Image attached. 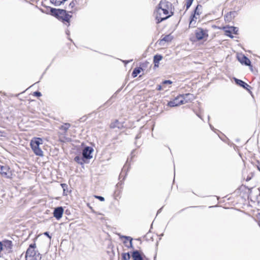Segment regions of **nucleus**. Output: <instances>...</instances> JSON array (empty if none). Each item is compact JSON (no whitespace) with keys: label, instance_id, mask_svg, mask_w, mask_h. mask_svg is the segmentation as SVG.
I'll return each mask as SVG.
<instances>
[{"label":"nucleus","instance_id":"f257e3e1","mask_svg":"<svg viewBox=\"0 0 260 260\" xmlns=\"http://www.w3.org/2000/svg\"><path fill=\"white\" fill-rule=\"evenodd\" d=\"M174 7L167 0H161L156 7L154 14L157 24L172 16L174 13Z\"/></svg>","mask_w":260,"mask_h":260},{"label":"nucleus","instance_id":"f03ea898","mask_svg":"<svg viewBox=\"0 0 260 260\" xmlns=\"http://www.w3.org/2000/svg\"><path fill=\"white\" fill-rule=\"evenodd\" d=\"M54 16L63 24L69 27L70 25L73 13L63 9H55L53 12Z\"/></svg>","mask_w":260,"mask_h":260},{"label":"nucleus","instance_id":"7ed1b4c3","mask_svg":"<svg viewBox=\"0 0 260 260\" xmlns=\"http://www.w3.org/2000/svg\"><path fill=\"white\" fill-rule=\"evenodd\" d=\"M43 144V140L41 138L34 137L30 142V146L35 154V155L42 157L44 155V153L40 147L41 144Z\"/></svg>","mask_w":260,"mask_h":260},{"label":"nucleus","instance_id":"20e7f679","mask_svg":"<svg viewBox=\"0 0 260 260\" xmlns=\"http://www.w3.org/2000/svg\"><path fill=\"white\" fill-rule=\"evenodd\" d=\"M190 96H192V95L190 93L179 95L173 100L170 101L168 103V106L173 107L187 103L191 100V99L188 98Z\"/></svg>","mask_w":260,"mask_h":260},{"label":"nucleus","instance_id":"39448f33","mask_svg":"<svg viewBox=\"0 0 260 260\" xmlns=\"http://www.w3.org/2000/svg\"><path fill=\"white\" fill-rule=\"evenodd\" d=\"M36 244L35 242L29 245L26 252V260H41V254L36 250Z\"/></svg>","mask_w":260,"mask_h":260},{"label":"nucleus","instance_id":"423d86ee","mask_svg":"<svg viewBox=\"0 0 260 260\" xmlns=\"http://www.w3.org/2000/svg\"><path fill=\"white\" fill-rule=\"evenodd\" d=\"M70 127L71 124L69 123H64L59 127L60 131L58 135L60 142H66L70 141V138L67 137V133Z\"/></svg>","mask_w":260,"mask_h":260},{"label":"nucleus","instance_id":"0eeeda50","mask_svg":"<svg viewBox=\"0 0 260 260\" xmlns=\"http://www.w3.org/2000/svg\"><path fill=\"white\" fill-rule=\"evenodd\" d=\"M202 6L201 5H197L194 9L193 13H192L190 16V21L189 24V27H195L196 23L198 19H200V16L201 12Z\"/></svg>","mask_w":260,"mask_h":260},{"label":"nucleus","instance_id":"6e6552de","mask_svg":"<svg viewBox=\"0 0 260 260\" xmlns=\"http://www.w3.org/2000/svg\"><path fill=\"white\" fill-rule=\"evenodd\" d=\"M197 41H206L209 38L208 30L202 27H198L194 31Z\"/></svg>","mask_w":260,"mask_h":260},{"label":"nucleus","instance_id":"1a4fd4ad","mask_svg":"<svg viewBox=\"0 0 260 260\" xmlns=\"http://www.w3.org/2000/svg\"><path fill=\"white\" fill-rule=\"evenodd\" d=\"M219 29H222L224 30L225 35L231 38H233L234 36H232V34L237 35L238 34V29L235 26L226 27L224 26L222 28L218 27Z\"/></svg>","mask_w":260,"mask_h":260},{"label":"nucleus","instance_id":"9d476101","mask_svg":"<svg viewBox=\"0 0 260 260\" xmlns=\"http://www.w3.org/2000/svg\"><path fill=\"white\" fill-rule=\"evenodd\" d=\"M0 174L2 177L6 178L12 177V173L9 167L0 165Z\"/></svg>","mask_w":260,"mask_h":260},{"label":"nucleus","instance_id":"9b49d317","mask_svg":"<svg viewBox=\"0 0 260 260\" xmlns=\"http://www.w3.org/2000/svg\"><path fill=\"white\" fill-rule=\"evenodd\" d=\"M238 60L243 64L249 66L252 71V66L251 64L250 60L244 55H241L238 57Z\"/></svg>","mask_w":260,"mask_h":260},{"label":"nucleus","instance_id":"f8f14e48","mask_svg":"<svg viewBox=\"0 0 260 260\" xmlns=\"http://www.w3.org/2000/svg\"><path fill=\"white\" fill-rule=\"evenodd\" d=\"M109 127L111 129L117 128L121 129L124 128V122H120L118 120L115 119L111 122Z\"/></svg>","mask_w":260,"mask_h":260},{"label":"nucleus","instance_id":"ddd939ff","mask_svg":"<svg viewBox=\"0 0 260 260\" xmlns=\"http://www.w3.org/2000/svg\"><path fill=\"white\" fill-rule=\"evenodd\" d=\"M132 255L133 260H148V258L144 255H142L138 250L134 251Z\"/></svg>","mask_w":260,"mask_h":260},{"label":"nucleus","instance_id":"4468645a","mask_svg":"<svg viewBox=\"0 0 260 260\" xmlns=\"http://www.w3.org/2000/svg\"><path fill=\"white\" fill-rule=\"evenodd\" d=\"M63 213V209L62 207L56 208L53 212V216L57 219H60Z\"/></svg>","mask_w":260,"mask_h":260},{"label":"nucleus","instance_id":"2eb2a0df","mask_svg":"<svg viewBox=\"0 0 260 260\" xmlns=\"http://www.w3.org/2000/svg\"><path fill=\"white\" fill-rule=\"evenodd\" d=\"M92 149L90 147H85L83 150V156L85 158H90L92 157L91 154L92 152Z\"/></svg>","mask_w":260,"mask_h":260},{"label":"nucleus","instance_id":"dca6fc26","mask_svg":"<svg viewBox=\"0 0 260 260\" xmlns=\"http://www.w3.org/2000/svg\"><path fill=\"white\" fill-rule=\"evenodd\" d=\"M2 245L8 251V252H12L13 243L11 241L8 240H4Z\"/></svg>","mask_w":260,"mask_h":260},{"label":"nucleus","instance_id":"f3484780","mask_svg":"<svg viewBox=\"0 0 260 260\" xmlns=\"http://www.w3.org/2000/svg\"><path fill=\"white\" fill-rule=\"evenodd\" d=\"M235 82L237 84L239 85V86L243 87L244 89L249 90L248 87H250V86L247 84L246 83L244 82L243 81L240 80V79H235Z\"/></svg>","mask_w":260,"mask_h":260},{"label":"nucleus","instance_id":"a211bd4d","mask_svg":"<svg viewBox=\"0 0 260 260\" xmlns=\"http://www.w3.org/2000/svg\"><path fill=\"white\" fill-rule=\"evenodd\" d=\"M162 59V56L159 54L155 55L153 57L154 67H158L159 61Z\"/></svg>","mask_w":260,"mask_h":260},{"label":"nucleus","instance_id":"6ab92c4d","mask_svg":"<svg viewBox=\"0 0 260 260\" xmlns=\"http://www.w3.org/2000/svg\"><path fill=\"white\" fill-rule=\"evenodd\" d=\"M173 37L171 34H169L165 36H162L160 41L170 42L173 40Z\"/></svg>","mask_w":260,"mask_h":260},{"label":"nucleus","instance_id":"aec40b11","mask_svg":"<svg viewBox=\"0 0 260 260\" xmlns=\"http://www.w3.org/2000/svg\"><path fill=\"white\" fill-rule=\"evenodd\" d=\"M142 71H143V69L141 67L136 68L134 69L132 76L133 78H135L141 73Z\"/></svg>","mask_w":260,"mask_h":260},{"label":"nucleus","instance_id":"412c9836","mask_svg":"<svg viewBox=\"0 0 260 260\" xmlns=\"http://www.w3.org/2000/svg\"><path fill=\"white\" fill-rule=\"evenodd\" d=\"M61 186L62 187L63 189V196H67L68 193V185L66 183H61L60 184Z\"/></svg>","mask_w":260,"mask_h":260},{"label":"nucleus","instance_id":"4be33fe9","mask_svg":"<svg viewBox=\"0 0 260 260\" xmlns=\"http://www.w3.org/2000/svg\"><path fill=\"white\" fill-rule=\"evenodd\" d=\"M50 2L56 6H59L65 2L66 0H50Z\"/></svg>","mask_w":260,"mask_h":260},{"label":"nucleus","instance_id":"5701e85b","mask_svg":"<svg viewBox=\"0 0 260 260\" xmlns=\"http://www.w3.org/2000/svg\"><path fill=\"white\" fill-rule=\"evenodd\" d=\"M193 0H185V6L186 7V10H187L191 5Z\"/></svg>","mask_w":260,"mask_h":260},{"label":"nucleus","instance_id":"b1692460","mask_svg":"<svg viewBox=\"0 0 260 260\" xmlns=\"http://www.w3.org/2000/svg\"><path fill=\"white\" fill-rule=\"evenodd\" d=\"M130 258V255L128 253H124L122 254V260H128Z\"/></svg>","mask_w":260,"mask_h":260},{"label":"nucleus","instance_id":"393cba45","mask_svg":"<svg viewBox=\"0 0 260 260\" xmlns=\"http://www.w3.org/2000/svg\"><path fill=\"white\" fill-rule=\"evenodd\" d=\"M172 84V82L171 80H165L161 83V85L165 88V89L166 88V85H171Z\"/></svg>","mask_w":260,"mask_h":260},{"label":"nucleus","instance_id":"a878e982","mask_svg":"<svg viewBox=\"0 0 260 260\" xmlns=\"http://www.w3.org/2000/svg\"><path fill=\"white\" fill-rule=\"evenodd\" d=\"M156 89L157 90L161 91V90H164L165 88L162 86V85L160 84V85H157V87H156Z\"/></svg>","mask_w":260,"mask_h":260},{"label":"nucleus","instance_id":"bb28decb","mask_svg":"<svg viewBox=\"0 0 260 260\" xmlns=\"http://www.w3.org/2000/svg\"><path fill=\"white\" fill-rule=\"evenodd\" d=\"M125 240L124 241V243H127V241H129V245L131 246L132 244V239H129L128 237H125Z\"/></svg>","mask_w":260,"mask_h":260},{"label":"nucleus","instance_id":"cd10ccee","mask_svg":"<svg viewBox=\"0 0 260 260\" xmlns=\"http://www.w3.org/2000/svg\"><path fill=\"white\" fill-rule=\"evenodd\" d=\"M95 198L99 199L101 201H104L105 199L104 197L99 196H94Z\"/></svg>","mask_w":260,"mask_h":260},{"label":"nucleus","instance_id":"c85d7f7f","mask_svg":"<svg viewBox=\"0 0 260 260\" xmlns=\"http://www.w3.org/2000/svg\"><path fill=\"white\" fill-rule=\"evenodd\" d=\"M33 95L37 96H40L41 95V93L39 91H35L34 92Z\"/></svg>","mask_w":260,"mask_h":260},{"label":"nucleus","instance_id":"c756f323","mask_svg":"<svg viewBox=\"0 0 260 260\" xmlns=\"http://www.w3.org/2000/svg\"><path fill=\"white\" fill-rule=\"evenodd\" d=\"M44 235L47 236L50 239H51V237L49 235L48 232H46L44 233Z\"/></svg>","mask_w":260,"mask_h":260},{"label":"nucleus","instance_id":"7c9ffc66","mask_svg":"<svg viewBox=\"0 0 260 260\" xmlns=\"http://www.w3.org/2000/svg\"><path fill=\"white\" fill-rule=\"evenodd\" d=\"M80 160V157L79 156H76L75 157V160L78 162H79V161Z\"/></svg>","mask_w":260,"mask_h":260},{"label":"nucleus","instance_id":"2f4dec72","mask_svg":"<svg viewBox=\"0 0 260 260\" xmlns=\"http://www.w3.org/2000/svg\"><path fill=\"white\" fill-rule=\"evenodd\" d=\"M257 167L258 170L260 171V164L258 166H257Z\"/></svg>","mask_w":260,"mask_h":260},{"label":"nucleus","instance_id":"473e14b6","mask_svg":"<svg viewBox=\"0 0 260 260\" xmlns=\"http://www.w3.org/2000/svg\"><path fill=\"white\" fill-rule=\"evenodd\" d=\"M213 28H217V27L216 26H215V25H213Z\"/></svg>","mask_w":260,"mask_h":260}]
</instances>
